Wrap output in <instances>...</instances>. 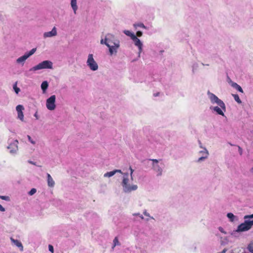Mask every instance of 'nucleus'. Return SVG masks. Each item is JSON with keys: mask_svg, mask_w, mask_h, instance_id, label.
<instances>
[{"mask_svg": "<svg viewBox=\"0 0 253 253\" xmlns=\"http://www.w3.org/2000/svg\"><path fill=\"white\" fill-rule=\"evenodd\" d=\"M128 173H124V177L122 182V186L123 187L124 190L125 192H129L131 191L135 190L137 188V186L136 185H130L128 184Z\"/></svg>", "mask_w": 253, "mask_h": 253, "instance_id": "nucleus-1", "label": "nucleus"}, {"mask_svg": "<svg viewBox=\"0 0 253 253\" xmlns=\"http://www.w3.org/2000/svg\"><path fill=\"white\" fill-rule=\"evenodd\" d=\"M52 62L48 60H45L33 67L30 69V71H37L43 69H52Z\"/></svg>", "mask_w": 253, "mask_h": 253, "instance_id": "nucleus-2", "label": "nucleus"}, {"mask_svg": "<svg viewBox=\"0 0 253 253\" xmlns=\"http://www.w3.org/2000/svg\"><path fill=\"white\" fill-rule=\"evenodd\" d=\"M149 160L152 161V168L153 169L157 172V175H161L163 172L162 167H164V164L161 163V165L162 167H160V166L158 165V163L161 161L162 160L150 159Z\"/></svg>", "mask_w": 253, "mask_h": 253, "instance_id": "nucleus-3", "label": "nucleus"}, {"mask_svg": "<svg viewBox=\"0 0 253 253\" xmlns=\"http://www.w3.org/2000/svg\"><path fill=\"white\" fill-rule=\"evenodd\" d=\"M253 225V220H246L244 223H241L238 226L237 231L244 232L250 230Z\"/></svg>", "mask_w": 253, "mask_h": 253, "instance_id": "nucleus-4", "label": "nucleus"}, {"mask_svg": "<svg viewBox=\"0 0 253 253\" xmlns=\"http://www.w3.org/2000/svg\"><path fill=\"white\" fill-rule=\"evenodd\" d=\"M209 98L211 102L217 103L224 111H225V105L224 103L220 99H219L215 94L208 92Z\"/></svg>", "mask_w": 253, "mask_h": 253, "instance_id": "nucleus-5", "label": "nucleus"}, {"mask_svg": "<svg viewBox=\"0 0 253 253\" xmlns=\"http://www.w3.org/2000/svg\"><path fill=\"white\" fill-rule=\"evenodd\" d=\"M87 66L89 67L90 69L92 71H96L98 69V66L94 60L93 54H89L88 56V58L86 62Z\"/></svg>", "mask_w": 253, "mask_h": 253, "instance_id": "nucleus-6", "label": "nucleus"}, {"mask_svg": "<svg viewBox=\"0 0 253 253\" xmlns=\"http://www.w3.org/2000/svg\"><path fill=\"white\" fill-rule=\"evenodd\" d=\"M55 100L56 96L55 95H51L46 100V106L49 110L52 111L55 109Z\"/></svg>", "mask_w": 253, "mask_h": 253, "instance_id": "nucleus-7", "label": "nucleus"}, {"mask_svg": "<svg viewBox=\"0 0 253 253\" xmlns=\"http://www.w3.org/2000/svg\"><path fill=\"white\" fill-rule=\"evenodd\" d=\"M116 42H119V41L116 39L114 36L110 34H107L104 39V44L107 46H112V45H114V43Z\"/></svg>", "mask_w": 253, "mask_h": 253, "instance_id": "nucleus-8", "label": "nucleus"}, {"mask_svg": "<svg viewBox=\"0 0 253 253\" xmlns=\"http://www.w3.org/2000/svg\"><path fill=\"white\" fill-rule=\"evenodd\" d=\"M114 45H112V46H108L111 55H113L114 53H117V49L120 47V42H116L114 43Z\"/></svg>", "mask_w": 253, "mask_h": 253, "instance_id": "nucleus-9", "label": "nucleus"}, {"mask_svg": "<svg viewBox=\"0 0 253 253\" xmlns=\"http://www.w3.org/2000/svg\"><path fill=\"white\" fill-rule=\"evenodd\" d=\"M16 111L18 114V118L22 121H24V114L23 110L24 109L22 105H18L16 107Z\"/></svg>", "mask_w": 253, "mask_h": 253, "instance_id": "nucleus-10", "label": "nucleus"}, {"mask_svg": "<svg viewBox=\"0 0 253 253\" xmlns=\"http://www.w3.org/2000/svg\"><path fill=\"white\" fill-rule=\"evenodd\" d=\"M134 42V44L136 46H137L139 50V52H141L142 48V43L140 41V40L137 38V37L135 36L133 37V38L132 39Z\"/></svg>", "mask_w": 253, "mask_h": 253, "instance_id": "nucleus-11", "label": "nucleus"}, {"mask_svg": "<svg viewBox=\"0 0 253 253\" xmlns=\"http://www.w3.org/2000/svg\"><path fill=\"white\" fill-rule=\"evenodd\" d=\"M56 35H57L56 29L54 27H53V28L52 29V30L51 31L48 32H45L44 34V37L45 38L51 37L56 36Z\"/></svg>", "mask_w": 253, "mask_h": 253, "instance_id": "nucleus-12", "label": "nucleus"}, {"mask_svg": "<svg viewBox=\"0 0 253 253\" xmlns=\"http://www.w3.org/2000/svg\"><path fill=\"white\" fill-rule=\"evenodd\" d=\"M18 143V141L17 140H16L14 141V143L11 144H10L8 146L7 148L8 149H12L10 150V152H11V153L14 152H15L17 150V149H18V146H17Z\"/></svg>", "mask_w": 253, "mask_h": 253, "instance_id": "nucleus-13", "label": "nucleus"}, {"mask_svg": "<svg viewBox=\"0 0 253 253\" xmlns=\"http://www.w3.org/2000/svg\"><path fill=\"white\" fill-rule=\"evenodd\" d=\"M117 172H119V173H122L121 170L116 169L113 171H109V172H107L105 173L104 175V177H111V176H113Z\"/></svg>", "mask_w": 253, "mask_h": 253, "instance_id": "nucleus-14", "label": "nucleus"}, {"mask_svg": "<svg viewBox=\"0 0 253 253\" xmlns=\"http://www.w3.org/2000/svg\"><path fill=\"white\" fill-rule=\"evenodd\" d=\"M47 177L48 186L50 187H53L55 184L53 179L49 173L47 174Z\"/></svg>", "mask_w": 253, "mask_h": 253, "instance_id": "nucleus-15", "label": "nucleus"}, {"mask_svg": "<svg viewBox=\"0 0 253 253\" xmlns=\"http://www.w3.org/2000/svg\"><path fill=\"white\" fill-rule=\"evenodd\" d=\"M10 240L17 247L20 248L21 251L23 250V247L22 244L19 241L15 240L12 238H11Z\"/></svg>", "mask_w": 253, "mask_h": 253, "instance_id": "nucleus-16", "label": "nucleus"}, {"mask_svg": "<svg viewBox=\"0 0 253 253\" xmlns=\"http://www.w3.org/2000/svg\"><path fill=\"white\" fill-rule=\"evenodd\" d=\"M28 58V57L27 54H25L24 55L21 56L17 59V62L18 63H23Z\"/></svg>", "mask_w": 253, "mask_h": 253, "instance_id": "nucleus-17", "label": "nucleus"}, {"mask_svg": "<svg viewBox=\"0 0 253 253\" xmlns=\"http://www.w3.org/2000/svg\"><path fill=\"white\" fill-rule=\"evenodd\" d=\"M71 4L73 9L74 10V13L76 14V11L78 9L77 0H71Z\"/></svg>", "mask_w": 253, "mask_h": 253, "instance_id": "nucleus-18", "label": "nucleus"}, {"mask_svg": "<svg viewBox=\"0 0 253 253\" xmlns=\"http://www.w3.org/2000/svg\"><path fill=\"white\" fill-rule=\"evenodd\" d=\"M222 109L221 107L219 108L217 106L214 107L213 108V110L214 111H215L218 114L222 115V116H224V113H223V111L222 110Z\"/></svg>", "mask_w": 253, "mask_h": 253, "instance_id": "nucleus-19", "label": "nucleus"}, {"mask_svg": "<svg viewBox=\"0 0 253 253\" xmlns=\"http://www.w3.org/2000/svg\"><path fill=\"white\" fill-rule=\"evenodd\" d=\"M48 86V84L47 81H44L41 84V88L43 91V92L44 93L47 89Z\"/></svg>", "mask_w": 253, "mask_h": 253, "instance_id": "nucleus-20", "label": "nucleus"}, {"mask_svg": "<svg viewBox=\"0 0 253 253\" xmlns=\"http://www.w3.org/2000/svg\"><path fill=\"white\" fill-rule=\"evenodd\" d=\"M232 86L235 88V89H236L238 91H239V92H241L242 93H243V89L242 88V87L239 85L237 83H232Z\"/></svg>", "mask_w": 253, "mask_h": 253, "instance_id": "nucleus-21", "label": "nucleus"}, {"mask_svg": "<svg viewBox=\"0 0 253 253\" xmlns=\"http://www.w3.org/2000/svg\"><path fill=\"white\" fill-rule=\"evenodd\" d=\"M124 33L127 36H129L131 38V39H132L133 38V37H135V35L131 33L130 31H128V30H125L124 31Z\"/></svg>", "mask_w": 253, "mask_h": 253, "instance_id": "nucleus-22", "label": "nucleus"}, {"mask_svg": "<svg viewBox=\"0 0 253 253\" xmlns=\"http://www.w3.org/2000/svg\"><path fill=\"white\" fill-rule=\"evenodd\" d=\"M232 96H233L235 100L239 104H241L242 103V101L241 99H240V97L239 95L237 94H233Z\"/></svg>", "mask_w": 253, "mask_h": 253, "instance_id": "nucleus-23", "label": "nucleus"}, {"mask_svg": "<svg viewBox=\"0 0 253 253\" xmlns=\"http://www.w3.org/2000/svg\"><path fill=\"white\" fill-rule=\"evenodd\" d=\"M113 243H114V246L113 247V248H114L116 246H117V245H120V244L119 242V240H118V238L117 237H116L114 240H113Z\"/></svg>", "mask_w": 253, "mask_h": 253, "instance_id": "nucleus-24", "label": "nucleus"}, {"mask_svg": "<svg viewBox=\"0 0 253 253\" xmlns=\"http://www.w3.org/2000/svg\"><path fill=\"white\" fill-rule=\"evenodd\" d=\"M13 89L16 93L17 94H18L19 92L20 91V88L17 86V82H16L13 85Z\"/></svg>", "mask_w": 253, "mask_h": 253, "instance_id": "nucleus-25", "label": "nucleus"}, {"mask_svg": "<svg viewBox=\"0 0 253 253\" xmlns=\"http://www.w3.org/2000/svg\"><path fill=\"white\" fill-rule=\"evenodd\" d=\"M227 216L231 220V221H233L234 220L235 216L232 213H227Z\"/></svg>", "mask_w": 253, "mask_h": 253, "instance_id": "nucleus-26", "label": "nucleus"}, {"mask_svg": "<svg viewBox=\"0 0 253 253\" xmlns=\"http://www.w3.org/2000/svg\"><path fill=\"white\" fill-rule=\"evenodd\" d=\"M36 48H33L31 49L29 53H26L28 57H30L31 55H33L36 51Z\"/></svg>", "mask_w": 253, "mask_h": 253, "instance_id": "nucleus-27", "label": "nucleus"}, {"mask_svg": "<svg viewBox=\"0 0 253 253\" xmlns=\"http://www.w3.org/2000/svg\"><path fill=\"white\" fill-rule=\"evenodd\" d=\"M37 192V190L35 188H32L28 193L29 195L32 196L35 194Z\"/></svg>", "mask_w": 253, "mask_h": 253, "instance_id": "nucleus-28", "label": "nucleus"}, {"mask_svg": "<svg viewBox=\"0 0 253 253\" xmlns=\"http://www.w3.org/2000/svg\"><path fill=\"white\" fill-rule=\"evenodd\" d=\"M0 198L2 200H4L5 201H9V197L8 196H0Z\"/></svg>", "mask_w": 253, "mask_h": 253, "instance_id": "nucleus-29", "label": "nucleus"}, {"mask_svg": "<svg viewBox=\"0 0 253 253\" xmlns=\"http://www.w3.org/2000/svg\"><path fill=\"white\" fill-rule=\"evenodd\" d=\"M205 153L206 154V156L205 157H201L199 158V159H198V162L202 161V160H204L205 159H206L207 158V155L208 154V152L207 151H206V152Z\"/></svg>", "mask_w": 253, "mask_h": 253, "instance_id": "nucleus-30", "label": "nucleus"}, {"mask_svg": "<svg viewBox=\"0 0 253 253\" xmlns=\"http://www.w3.org/2000/svg\"><path fill=\"white\" fill-rule=\"evenodd\" d=\"M27 137L28 138L29 141L33 144H35V142L33 141L30 135H27Z\"/></svg>", "mask_w": 253, "mask_h": 253, "instance_id": "nucleus-31", "label": "nucleus"}, {"mask_svg": "<svg viewBox=\"0 0 253 253\" xmlns=\"http://www.w3.org/2000/svg\"><path fill=\"white\" fill-rule=\"evenodd\" d=\"M253 218V214L250 215H247L244 216V219H247L248 218Z\"/></svg>", "mask_w": 253, "mask_h": 253, "instance_id": "nucleus-32", "label": "nucleus"}, {"mask_svg": "<svg viewBox=\"0 0 253 253\" xmlns=\"http://www.w3.org/2000/svg\"><path fill=\"white\" fill-rule=\"evenodd\" d=\"M134 26H138L139 27L145 28V26H144V25L143 23H139L138 24H135V25H134Z\"/></svg>", "mask_w": 253, "mask_h": 253, "instance_id": "nucleus-33", "label": "nucleus"}, {"mask_svg": "<svg viewBox=\"0 0 253 253\" xmlns=\"http://www.w3.org/2000/svg\"><path fill=\"white\" fill-rule=\"evenodd\" d=\"M48 248H49V251H50L51 253H53V251H54V249H53V247L52 245H49L48 246Z\"/></svg>", "mask_w": 253, "mask_h": 253, "instance_id": "nucleus-34", "label": "nucleus"}, {"mask_svg": "<svg viewBox=\"0 0 253 253\" xmlns=\"http://www.w3.org/2000/svg\"><path fill=\"white\" fill-rule=\"evenodd\" d=\"M142 35V32L141 31H137L136 32V36L138 37H141Z\"/></svg>", "mask_w": 253, "mask_h": 253, "instance_id": "nucleus-35", "label": "nucleus"}, {"mask_svg": "<svg viewBox=\"0 0 253 253\" xmlns=\"http://www.w3.org/2000/svg\"><path fill=\"white\" fill-rule=\"evenodd\" d=\"M129 169L130 170V176H131V179L132 180L133 179V177H132V173H133V170L131 168V167H130L129 168Z\"/></svg>", "mask_w": 253, "mask_h": 253, "instance_id": "nucleus-36", "label": "nucleus"}, {"mask_svg": "<svg viewBox=\"0 0 253 253\" xmlns=\"http://www.w3.org/2000/svg\"><path fill=\"white\" fill-rule=\"evenodd\" d=\"M238 150H239V152L240 154L241 155L242 154V153H243L242 149L241 148V147L238 146Z\"/></svg>", "mask_w": 253, "mask_h": 253, "instance_id": "nucleus-37", "label": "nucleus"}, {"mask_svg": "<svg viewBox=\"0 0 253 253\" xmlns=\"http://www.w3.org/2000/svg\"><path fill=\"white\" fill-rule=\"evenodd\" d=\"M0 211H4L5 209L0 204Z\"/></svg>", "mask_w": 253, "mask_h": 253, "instance_id": "nucleus-38", "label": "nucleus"}, {"mask_svg": "<svg viewBox=\"0 0 253 253\" xmlns=\"http://www.w3.org/2000/svg\"><path fill=\"white\" fill-rule=\"evenodd\" d=\"M249 250H250V251L251 252H252V253H253V249L252 248V246H251V245H250V246H249Z\"/></svg>", "mask_w": 253, "mask_h": 253, "instance_id": "nucleus-39", "label": "nucleus"}, {"mask_svg": "<svg viewBox=\"0 0 253 253\" xmlns=\"http://www.w3.org/2000/svg\"><path fill=\"white\" fill-rule=\"evenodd\" d=\"M144 214L146 216H149V214L148 213H147L146 211H145L144 212H143Z\"/></svg>", "mask_w": 253, "mask_h": 253, "instance_id": "nucleus-40", "label": "nucleus"}, {"mask_svg": "<svg viewBox=\"0 0 253 253\" xmlns=\"http://www.w3.org/2000/svg\"><path fill=\"white\" fill-rule=\"evenodd\" d=\"M100 43L101 44H104V40L103 39H101V41H100Z\"/></svg>", "mask_w": 253, "mask_h": 253, "instance_id": "nucleus-41", "label": "nucleus"}, {"mask_svg": "<svg viewBox=\"0 0 253 253\" xmlns=\"http://www.w3.org/2000/svg\"><path fill=\"white\" fill-rule=\"evenodd\" d=\"M35 116L37 118V119H38L37 113L35 114Z\"/></svg>", "mask_w": 253, "mask_h": 253, "instance_id": "nucleus-42", "label": "nucleus"}, {"mask_svg": "<svg viewBox=\"0 0 253 253\" xmlns=\"http://www.w3.org/2000/svg\"><path fill=\"white\" fill-rule=\"evenodd\" d=\"M140 217L141 219H143V218H143V216L142 215H140Z\"/></svg>", "mask_w": 253, "mask_h": 253, "instance_id": "nucleus-43", "label": "nucleus"}, {"mask_svg": "<svg viewBox=\"0 0 253 253\" xmlns=\"http://www.w3.org/2000/svg\"><path fill=\"white\" fill-rule=\"evenodd\" d=\"M220 228H219L220 231H221V232H222V229H221Z\"/></svg>", "mask_w": 253, "mask_h": 253, "instance_id": "nucleus-44", "label": "nucleus"}, {"mask_svg": "<svg viewBox=\"0 0 253 253\" xmlns=\"http://www.w3.org/2000/svg\"><path fill=\"white\" fill-rule=\"evenodd\" d=\"M134 215H139V214H135Z\"/></svg>", "mask_w": 253, "mask_h": 253, "instance_id": "nucleus-45", "label": "nucleus"}, {"mask_svg": "<svg viewBox=\"0 0 253 253\" xmlns=\"http://www.w3.org/2000/svg\"><path fill=\"white\" fill-rule=\"evenodd\" d=\"M252 170H253V168H252Z\"/></svg>", "mask_w": 253, "mask_h": 253, "instance_id": "nucleus-46", "label": "nucleus"}]
</instances>
